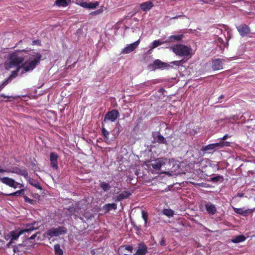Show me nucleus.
<instances>
[{"label": "nucleus", "mask_w": 255, "mask_h": 255, "mask_svg": "<svg viewBox=\"0 0 255 255\" xmlns=\"http://www.w3.org/2000/svg\"><path fill=\"white\" fill-rule=\"evenodd\" d=\"M238 196H240V197H242L243 196V194H238Z\"/></svg>", "instance_id": "nucleus-58"}, {"label": "nucleus", "mask_w": 255, "mask_h": 255, "mask_svg": "<svg viewBox=\"0 0 255 255\" xmlns=\"http://www.w3.org/2000/svg\"><path fill=\"white\" fill-rule=\"evenodd\" d=\"M141 214H142V218L143 220H144V226H146L147 223V220H148V214L146 212L142 210L141 211Z\"/></svg>", "instance_id": "nucleus-38"}, {"label": "nucleus", "mask_w": 255, "mask_h": 255, "mask_svg": "<svg viewBox=\"0 0 255 255\" xmlns=\"http://www.w3.org/2000/svg\"><path fill=\"white\" fill-rule=\"evenodd\" d=\"M164 43H166V42H165V40L161 39L155 40L153 41L152 45L149 46V48L151 49H154L157 47V46L163 44Z\"/></svg>", "instance_id": "nucleus-28"}, {"label": "nucleus", "mask_w": 255, "mask_h": 255, "mask_svg": "<svg viewBox=\"0 0 255 255\" xmlns=\"http://www.w3.org/2000/svg\"><path fill=\"white\" fill-rule=\"evenodd\" d=\"M186 62V60L182 59L181 60L174 61L170 63L172 67L175 66L176 67L183 66V64Z\"/></svg>", "instance_id": "nucleus-31"}, {"label": "nucleus", "mask_w": 255, "mask_h": 255, "mask_svg": "<svg viewBox=\"0 0 255 255\" xmlns=\"http://www.w3.org/2000/svg\"><path fill=\"white\" fill-rule=\"evenodd\" d=\"M12 240H10V242H9L7 244V247H9V246H10V245L11 244H12Z\"/></svg>", "instance_id": "nucleus-54"}, {"label": "nucleus", "mask_w": 255, "mask_h": 255, "mask_svg": "<svg viewBox=\"0 0 255 255\" xmlns=\"http://www.w3.org/2000/svg\"><path fill=\"white\" fill-rule=\"evenodd\" d=\"M58 156L57 154L55 152H51L50 154V161L51 167L55 170H57L58 168L57 159Z\"/></svg>", "instance_id": "nucleus-13"}, {"label": "nucleus", "mask_w": 255, "mask_h": 255, "mask_svg": "<svg viewBox=\"0 0 255 255\" xmlns=\"http://www.w3.org/2000/svg\"><path fill=\"white\" fill-rule=\"evenodd\" d=\"M153 138L156 142L159 144H164L167 145L166 139L158 132H155L152 133Z\"/></svg>", "instance_id": "nucleus-15"}, {"label": "nucleus", "mask_w": 255, "mask_h": 255, "mask_svg": "<svg viewBox=\"0 0 255 255\" xmlns=\"http://www.w3.org/2000/svg\"><path fill=\"white\" fill-rule=\"evenodd\" d=\"M165 91V90L163 88H160L158 90V92L159 93H162V94H164V92Z\"/></svg>", "instance_id": "nucleus-50"}, {"label": "nucleus", "mask_w": 255, "mask_h": 255, "mask_svg": "<svg viewBox=\"0 0 255 255\" xmlns=\"http://www.w3.org/2000/svg\"><path fill=\"white\" fill-rule=\"evenodd\" d=\"M76 62H77V61H74L73 62V63H72L73 67H74V66H75V65L76 63Z\"/></svg>", "instance_id": "nucleus-55"}, {"label": "nucleus", "mask_w": 255, "mask_h": 255, "mask_svg": "<svg viewBox=\"0 0 255 255\" xmlns=\"http://www.w3.org/2000/svg\"><path fill=\"white\" fill-rule=\"evenodd\" d=\"M30 55L29 60L24 63L23 67H18L16 70H13L9 76L0 84V91L10 82L12 79L19 75L21 76L26 72H31L40 63L41 60L40 54L33 53Z\"/></svg>", "instance_id": "nucleus-1"}, {"label": "nucleus", "mask_w": 255, "mask_h": 255, "mask_svg": "<svg viewBox=\"0 0 255 255\" xmlns=\"http://www.w3.org/2000/svg\"><path fill=\"white\" fill-rule=\"evenodd\" d=\"M0 182L14 189L18 188L17 184H19V183L16 182L13 179L8 177H0Z\"/></svg>", "instance_id": "nucleus-12"}, {"label": "nucleus", "mask_w": 255, "mask_h": 255, "mask_svg": "<svg viewBox=\"0 0 255 255\" xmlns=\"http://www.w3.org/2000/svg\"><path fill=\"white\" fill-rule=\"evenodd\" d=\"M224 98V95H221L219 97V100H220L222 99H223Z\"/></svg>", "instance_id": "nucleus-53"}, {"label": "nucleus", "mask_w": 255, "mask_h": 255, "mask_svg": "<svg viewBox=\"0 0 255 255\" xmlns=\"http://www.w3.org/2000/svg\"><path fill=\"white\" fill-rule=\"evenodd\" d=\"M147 252V248L143 243H140L138 246V249L134 255H145Z\"/></svg>", "instance_id": "nucleus-20"}, {"label": "nucleus", "mask_w": 255, "mask_h": 255, "mask_svg": "<svg viewBox=\"0 0 255 255\" xmlns=\"http://www.w3.org/2000/svg\"><path fill=\"white\" fill-rule=\"evenodd\" d=\"M212 68L214 70H219L223 69V61L221 59H215L212 61Z\"/></svg>", "instance_id": "nucleus-19"}, {"label": "nucleus", "mask_w": 255, "mask_h": 255, "mask_svg": "<svg viewBox=\"0 0 255 255\" xmlns=\"http://www.w3.org/2000/svg\"><path fill=\"white\" fill-rule=\"evenodd\" d=\"M68 211L71 215H74L75 212V208L73 207H70L68 208Z\"/></svg>", "instance_id": "nucleus-45"}, {"label": "nucleus", "mask_w": 255, "mask_h": 255, "mask_svg": "<svg viewBox=\"0 0 255 255\" xmlns=\"http://www.w3.org/2000/svg\"><path fill=\"white\" fill-rule=\"evenodd\" d=\"M191 183L195 186H199L201 187H203V183H195L194 182H191Z\"/></svg>", "instance_id": "nucleus-48"}, {"label": "nucleus", "mask_w": 255, "mask_h": 255, "mask_svg": "<svg viewBox=\"0 0 255 255\" xmlns=\"http://www.w3.org/2000/svg\"><path fill=\"white\" fill-rule=\"evenodd\" d=\"M171 49L176 55L183 57L189 56L192 50L190 47L181 44L174 45Z\"/></svg>", "instance_id": "nucleus-5"}, {"label": "nucleus", "mask_w": 255, "mask_h": 255, "mask_svg": "<svg viewBox=\"0 0 255 255\" xmlns=\"http://www.w3.org/2000/svg\"><path fill=\"white\" fill-rule=\"evenodd\" d=\"M166 162V159L163 158H158L151 161L149 164V167H152L151 172L152 173H158L161 167L164 165Z\"/></svg>", "instance_id": "nucleus-6"}, {"label": "nucleus", "mask_w": 255, "mask_h": 255, "mask_svg": "<svg viewBox=\"0 0 255 255\" xmlns=\"http://www.w3.org/2000/svg\"><path fill=\"white\" fill-rule=\"evenodd\" d=\"M24 189H21L19 190L16 191V192L11 193L9 194H7L6 195L8 196H18L21 194H24Z\"/></svg>", "instance_id": "nucleus-37"}, {"label": "nucleus", "mask_w": 255, "mask_h": 255, "mask_svg": "<svg viewBox=\"0 0 255 255\" xmlns=\"http://www.w3.org/2000/svg\"><path fill=\"white\" fill-rule=\"evenodd\" d=\"M230 144V142L228 141H220L202 146L200 150L201 151L203 152L204 154L206 153L211 154L214 153L217 149L222 148L225 146H229Z\"/></svg>", "instance_id": "nucleus-4"}, {"label": "nucleus", "mask_w": 255, "mask_h": 255, "mask_svg": "<svg viewBox=\"0 0 255 255\" xmlns=\"http://www.w3.org/2000/svg\"><path fill=\"white\" fill-rule=\"evenodd\" d=\"M100 186L101 188L105 192H107V191H109L110 189V188H111V186H110V185L106 182H101L100 183Z\"/></svg>", "instance_id": "nucleus-32"}, {"label": "nucleus", "mask_w": 255, "mask_h": 255, "mask_svg": "<svg viewBox=\"0 0 255 255\" xmlns=\"http://www.w3.org/2000/svg\"><path fill=\"white\" fill-rule=\"evenodd\" d=\"M0 97H3L4 98H12L13 99H17V98L19 97V96H6L3 94H0Z\"/></svg>", "instance_id": "nucleus-44"}, {"label": "nucleus", "mask_w": 255, "mask_h": 255, "mask_svg": "<svg viewBox=\"0 0 255 255\" xmlns=\"http://www.w3.org/2000/svg\"><path fill=\"white\" fill-rule=\"evenodd\" d=\"M224 30L220 28H216L215 33H221V36H216L214 39L215 43L220 48L221 51H224L225 48L228 47V42L231 38V33L228 30L226 25L223 26Z\"/></svg>", "instance_id": "nucleus-3"}, {"label": "nucleus", "mask_w": 255, "mask_h": 255, "mask_svg": "<svg viewBox=\"0 0 255 255\" xmlns=\"http://www.w3.org/2000/svg\"><path fill=\"white\" fill-rule=\"evenodd\" d=\"M162 213L168 217H172L174 215V211L170 209H164L163 210Z\"/></svg>", "instance_id": "nucleus-36"}, {"label": "nucleus", "mask_w": 255, "mask_h": 255, "mask_svg": "<svg viewBox=\"0 0 255 255\" xmlns=\"http://www.w3.org/2000/svg\"><path fill=\"white\" fill-rule=\"evenodd\" d=\"M17 186L18 187L20 188L21 189H24V185L22 184L19 183V184H17Z\"/></svg>", "instance_id": "nucleus-52"}, {"label": "nucleus", "mask_w": 255, "mask_h": 255, "mask_svg": "<svg viewBox=\"0 0 255 255\" xmlns=\"http://www.w3.org/2000/svg\"><path fill=\"white\" fill-rule=\"evenodd\" d=\"M10 172L23 176L25 178H28V173L25 169H21L18 167H13L9 169H3L0 166V173Z\"/></svg>", "instance_id": "nucleus-8"}, {"label": "nucleus", "mask_w": 255, "mask_h": 255, "mask_svg": "<svg viewBox=\"0 0 255 255\" xmlns=\"http://www.w3.org/2000/svg\"><path fill=\"white\" fill-rule=\"evenodd\" d=\"M183 37V34L172 35L168 37L165 42L168 43L173 41H179L182 40Z\"/></svg>", "instance_id": "nucleus-22"}, {"label": "nucleus", "mask_w": 255, "mask_h": 255, "mask_svg": "<svg viewBox=\"0 0 255 255\" xmlns=\"http://www.w3.org/2000/svg\"><path fill=\"white\" fill-rule=\"evenodd\" d=\"M103 12V9L102 8H101L97 9V10H96L95 11L91 12V14L95 15H97L102 13Z\"/></svg>", "instance_id": "nucleus-43"}, {"label": "nucleus", "mask_w": 255, "mask_h": 255, "mask_svg": "<svg viewBox=\"0 0 255 255\" xmlns=\"http://www.w3.org/2000/svg\"><path fill=\"white\" fill-rule=\"evenodd\" d=\"M120 113L117 110L113 109L109 111L105 116L104 122L110 121L111 122H115L116 120L120 117Z\"/></svg>", "instance_id": "nucleus-9"}, {"label": "nucleus", "mask_w": 255, "mask_h": 255, "mask_svg": "<svg viewBox=\"0 0 255 255\" xmlns=\"http://www.w3.org/2000/svg\"><path fill=\"white\" fill-rule=\"evenodd\" d=\"M139 40L130 44L127 45L122 50V52L125 54L129 53L133 51L139 44Z\"/></svg>", "instance_id": "nucleus-16"}, {"label": "nucleus", "mask_w": 255, "mask_h": 255, "mask_svg": "<svg viewBox=\"0 0 255 255\" xmlns=\"http://www.w3.org/2000/svg\"><path fill=\"white\" fill-rule=\"evenodd\" d=\"M37 233H38L33 234L29 238V240H34L37 236Z\"/></svg>", "instance_id": "nucleus-49"}, {"label": "nucleus", "mask_w": 255, "mask_h": 255, "mask_svg": "<svg viewBox=\"0 0 255 255\" xmlns=\"http://www.w3.org/2000/svg\"><path fill=\"white\" fill-rule=\"evenodd\" d=\"M71 2V0H56L55 4L58 7L67 6Z\"/></svg>", "instance_id": "nucleus-26"}, {"label": "nucleus", "mask_w": 255, "mask_h": 255, "mask_svg": "<svg viewBox=\"0 0 255 255\" xmlns=\"http://www.w3.org/2000/svg\"><path fill=\"white\" fill-rule=\"evenodd\" d=\"M234 211L239 215H242L243 216H247L248 214L252 212L250 209H245L244 208H237L233 207Z\"/></svg>", "instance_id": "nucleus-23"}, {"label": "nucleus", "mask_w": 255, "mask_h": 255, "mask_svg": "<svg viewBox=\"0 0 255 255\" xmlns=\"http://www.w3.org/2000/svg\"><path fill=\"white\" fill-rule=\"evenodd\" d=\"M33 53H38L42 57L40 53L34 51H30L28 54V59L20 66V64L23 62L24 58L26 56L24 55L23 51H15L9 54L7 61L5 62V66L6 69L15 67L16 69L18 67H23L24 63L29 60L31 54Z\"/></svg>", "instance_id": "nucleus-2"}, {"label": "nucleus", "mask_w": 255, "mask_h": 255, "mask_svg": "<svg viewBox=\"0 0 255 255\" xmlns=\"http://www.w3.org/2000/svg\"><path fill=\"white\" fill-rule=\"evenodd\" d=\"M223 179L222 175H218L217 176L213 177L211 178V181L213 182H217Z\"/></svg>", "instance_id": "nucleus-40"}, {"label": "nucleus", "mask_w": 255, "mask_h": 255, "mask_svg": "<svg viewBox=\"0 0 255 255\" xmlns=\"http://www.w3.org/2000/svg\"><path fill=\"white\" fill-rule=\"evenodd\" d=\"M54 249L56 255H63V252L60 248L59 244H56L54 246Z\"/></svg>", "instance_id": "nucleus-34"}, {"label": "nucleus", "mask_w": 255, "mask_h": 255, "mask_svg": "<svg viewBox=\"0 0 255 255\" xmlns=\"http://www.w3.org/2000/svg\"><path fill=\"white\" fill-rule=\"evenodd\" d=\"M75 3L82 7L92 9L96 8L99 4V2L98 1H95L94 2H87L83 0L80 1L79 0H76Z\"/></svg>", "instance_id": "nucleus-11"}, {"label": "nucleus", "mask_w": 255, "mask_h": 255, "mask_svg": "<svg viewBox=\"0 0 255 255\" xmlns=\"http://www.w3.org/2000/svg\"><path fill=\"white\" fill-rule=\"evenodd\" d=\"M233 119L234 120H237V119H236V118L235 117V116H234V117H233Z\"/></svg>", "instance_id": "nucleus-57"}, {"label": "nucleus", "mask_w": 255, "mask_h": 255, "mask_svg": "<svg viewBox=\"0 0 255 255\" xmlns=\"http://www.w3.org/2000/svg\"><path fill=\"white\" fill-rule=\"evenodd\" d=\"M237 29L241 36L242 37L247 35L250 32V27L246 24H241V25L237 26Z\"/></svg>", "instance_id": "nucleus-14"}, {"label": "nucleus", "mask_w": 255, "mask_h": 255, "mask_svg": "<svg viewBox=\"0 0 255 255\" xmlns=\"http://www.w3.org/2000/svg\"><path fill=\"white\" fill-rule=\"evenodd\" d=\"M23 198H24V201L26 203H28L31 205H32L34 204V200H32V199H30L29 198H28L27 196L24 195L23 196Z\"/></svg>", "instance_id": "nucleus-42"}, {"label": "nucleus", "mask_w": 255, "mask_h": 255, "mask_svg": "<svg viewBox=\"0 0 255 255\" xmlns=\"http://www.w3.org/2000/svg\"><path fill=\"white\" fill-rule=\"evenodd\" d=\"M157 83H158L157 80H150V81H146V82L141 84L140 87H149V86H151L152 85L155 84Z\"/></svg>", "instance_id": "nucleus-30"}, {"label": "nucleus", "mask_w": 255, "mask_h": 255, "mask_svg": "<svg viewBox=\"0 0 255 255\" xmlns=\"http://www.w3.org/2000/svg\"><path fill=\"white\" fill-rule=\"evenodd\" d=\"M154 6L153 3L151 1H146L139 4V8L144 12L150 10Z\"/></svg>", "instance_id": "nucleus-18"}, {"label": "nucleus", "mask_w": 255, "mask_h": 255, "mask_svg": "<svg viewBox=\"0 0 255 255\" xmlns=\"http://www.w3.org/2000/svg\"><path fill=\"white\" fill-rule=\"evenodd\" d=\"M180 16H174L172 18L174 19V18H177L178 17H179Z\"/></svg>", "instance_id": "nucleus-56"}, {"label": "nucleus", "mask_w": 255, "mask_h": 255, "mask_svg": "<svg viewBox=\"0 0 255 255\" xmlns=\"http://www.w3.org/2000/svg\"><path fill=\"white\" fill-rule=\"evenodd\" d=\"M131 195L130 192L128 191H124L116 196V201H121L128 198Z\"/></svg>", "instance_id": "nucleus-25"}, {"label": "nucleus", "mask_w": 255, "mask_h": 255, "mask_svg": "<svg viewBox=\"0 0 255 255\" xmlns=\"http://www.w3.org/2000/svg\"><path fill=\"white\" fill-rule=\"evenodd\" d=\"M67 232L66 228L64 226H59L57 228H52L48 229L46 234L50 237H57L65 234Z\"/></svg>", "instance_id": "nucleus-7"}, {"label": "nucleus", "mask_w": 255, "mask_h": 255, "mask_svg": "<svg viewBox=\"0 0 255 255\" xmlns=\"http://www.w3.org/2000/svg\"><path fill=\"white\" fill-rule=\"evenodd\" d=\"M205 208L208 214L210 216L215 215L217 212L216 206L211 202L206 203Z\"/></svg>", "instance_id": "nucleus-17"}, {"label": "nucleus", "mask_w": 255, "mask_h": 255, "mask_svg": "<svg viewBox=\"0 0 255 255\" xmlns=\"http://www.w3.org/2000/svg\"><path fill=\"white\" fill-rule=\"evenodd\" d=\"M23 234L21 230L18 228L14 231H11L9 233V237L11 240H16L20 235Z\"/></svg>", "instance_id": "nucleus-21"}, {"label": "nucleus", "mask_w": 255, "mask_h": 255, "mask_svg": "<svg viewBox=\"0 0 255 255\" xmlns=\"http://www.w3.org/2000/svg\"><path fill=\"white\" fill-rule=\"evenodd\" d=\"M29 183L33 186L34 187H36L37 189H41V187L39 184V183L38 182L35 181L33 179H31L29 181Z\"/></svg>", "instance_id": "nucleus-39"}, {"label": "nucleus", "mask_w": 255, "mask_h": 255, "mask_svg": "<svg viewBox=\"0 0 255 255\" xmlns=\"http://www.w3.org/2000/svg\"><path fill=\"white\" fill-rule=\"evenodd\" d=\"M72 61L71 58L70 57H69L67 59L66 63V66L68 67V68H69V67L71 66V64H72Z\"/></svg>", "instance_id": "nucleus-46"}, {"label": "nucleus", "mask_w": 255, "mask_h": 255, "mask_svg": "<svg viewBox=\"0 0 255 255\" xmlns=\"http://www.w3.org/2000/svg\"><path fill=\"white\" fill-rule=\"evenodd\" d=\"M246 239V238L244 235H239L235 237L232 240V242L234 243H239L243 242Z\"/></svg>", "instance_id": "nucleus-29"}, {"label": "nucleus", "mask_w": 255, "mask_h": 255, "mask_svg": "<svg viewBox=\"0 0 255 255\" xmlns=\"http://www.w3.org/2000/svg\"><path fill=\"white\" fill-rule=\"evenodd\" d=\"M120 248H123L124 252H125L126 250L131 253L132 252L133 248L132 246H131L130 245H125V246H121Z\"/></svg>", "instance_id": "nucleus-41"}, {"label": "nucleus", "mask_w": 255, "mask_h": 255, "mask_svg": "<svg viewBox=\"0 0 255 255\" xmlns=\"http://www.w3.org/2000/svg\"><path fill=\"white\" fill-rule=\"evenodd\" d=\"M160 245L162 246H165L166 245L165 241L163 237L162 238L161 241L159 242Z\"/></svg>", "instance_id": "nucleus-47"}, {"label": "nucleus", "mask_w": 255, "mask_h": 255, "mask_svg": "<svg viewBox=\"0 0 255 255\" xmlns=\"http://www.w3.org/2000/svg\"><path fill=\"white\" fill-rule=\"evenodd\" d=\"M39 225L36 221H34L31 223L25 224L23 225V229H21L23 234L30 233L34 230L38 229Z\"/></svg>", "instance_id": "nucleus-10"}, {"label": "nucleus", "mask_w": 255, "mask_h": 255, "mask_svg": "<svg viewBox=\"0 0 255 255\" xmlns=\"http://www.w3.org/2000/svg\"><path fill=\"white\" fill-rule=\"evenodd\" d=\"M150 66H154L155 69H165L167 67V64L160 60H155L152 65Z\"/></svg>", "instance_id": "nucleus-24"}, {"label": "nucleus", "mask_w": 255, "mask_h": 255, "mask_svg": "<svg viewBox=\"0 0 255 255\" xmlns=\"http://www.w3.org/2000/svg\"><path fill=\"white\" fill-rule=\"evenodd\" d=\"M229 137H230V136L228 134H226L223 137H222L221 139L225 140Z\"/></svg>", "instance_id": "nucleus-51"}, {"label": "nucleus", "mask_w": 255, "mask_h": 255, "mask_svg": "<svg viewBox=\"0 0 255 255\" xmlns=\"http://www.w3.org/2000/svg\"><path fill=\"white\" fill-rule=\"evenodd\" d=\"M117 206L115 203H108L105 204L103 207V209L106 212H109L111 210L117 209Z\"/></svg>", "instance_id": "nucleus-27"}, {"label": "nucleus", "mask_w": 255, "mask_h": 255, "mask_svg": "<svg viewBox=\"0 0 255 255\" xmlns=\"http://www.w3.org/2000/svg\"><path fill=\"white\" fill-rule=\"evenodd\" d=\"M102 134L103 135L104 137L106 139V142L109 141V135L110 132L109 131H108L105 128L103 127H102L101 129Z\"/></svg>", "instance_id": "nucleus-35"}, {"label": "nucleus", "mask_w": 255, "mask_h": 255, "mask_svg": "<svg viewBox=\"0 0 255 255\" xmlns=\"http://www.w3.org/2000/svg\"><path fill=\"white\" fill-rule=\"evenodd\" d=\"M24 247V245L22 244H18L16 246L13 247V251L14 253L18 252H24V250L22 249Z\"/></svg>", "instance_id": "nucleus-33"}]
</instances>
